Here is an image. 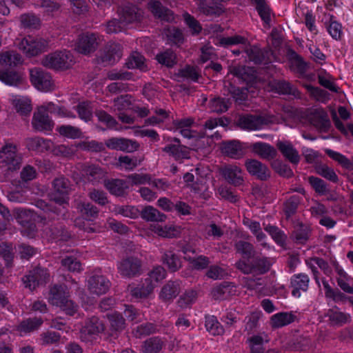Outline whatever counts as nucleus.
Listing matches in <instances>:
<instances>
[{"mask_svg":"<svg viewBox=\"0 0 353 353\" xmlns=\"http://www.w3.org/2000/svg\"><path fill=\"white\" fill-rule=\"evenodd\" d=\"M273 263L272 258L256 254L248 260H238L234 266L244 274H252L256 276L268 273Z\"/></svg>","mask_w":353,"mask_h":353,"instance_id":"nucleus-1","label":"nucleus"},{"mask_svg":"<svg viewBox=\"0 0 353 353\" xmlns=\"http://www.w3.org/2000/svg\"><path fill=\"white\" fill-rule=\"evenodd\" d=\"M74 63L72 54L68 50L56 51L46 55L41 60V64L54 70H65Z\"/></svg>","mask_w":353,"mask_h":353,"instance_id":"nucleus-2","label":"nucleus"},{"mask_svg":"<svg viewBox=\"0 0 353 353\" xmlns=\"http://www.w3.org/2000/svg\"><path fill=\"white\" fill-rule=\"evenodd\" d=\"M50 276L49 270L38 265L22 277V281L26 288L33 291L39 285H44L49 282Z\"/></svg>","mask_w":353,"mask_h":353,"instance_id":"nucleus-3","label":"nucleus"},{"mask_svg":"<svg viewBox=\"0 0 353 353\" xmlns=\"http://www.w3.org/2000/svg\"><path fill=\"white\" fill-rule=\"evenodd\" d=\"M117 270L121 276L132 279L142 274V261L137 257L128 256L117 263Z\"/></svg>","mask_w":353,"mask_h":353,"instance_id":"nucleus-4","label":"nucleus"},{"mask_svg":"<svg viewBox=\"0 0 353 353\" xmlns=\"http://www.w3.org/2000/svg\"><path fill=\"white\" fill-rule=\"evenodd\" d=\"M53 192L51 201L55 203H63L69 201V194L72 190L70 181L64 176L55 178L52 181Z\"/></svg>","mask_w":353,"mask_h":353,"instance_id":"nucleus-5","label":"nucleus"},{"mask_svg":"<svg viewBox=\"0 0 353 353\" xmlns=\"http://www.w3.org/2000/svg\"><path fill=\"white\" fill-rule=\"evenodd\" d=\"M0 159L8 167V170L16 171L21 168L22 156L18 152L17 146L14 144H6L0 150Z\"/></svg>","mask_w":353,"mask_h":353,"instance_id":"nucleus-6","label":"nucleus"},{"mask_svg":"<svg viewBox=\"0 0 353 353\" xmlns=\"http://www.w3.org/2000/svg\"><path fill=\"white\" fill-rule=\"evenodd\" d=\"M219 149L223 155L237 160L246 154L248 145L239 140H227L221 142Z\"/></svg>","mask_w":353,"mask_h":353,"instance_id":"nucleus-7","label":"nucleus"},{"mask_svg":"<svg viewBox=\"0 0 353 353\" xmlns=\"http://www.w3.org/2000/svg\"><path fill=\"white\" fill-rule=\"evenodd\" d=\"M48 42L39 37L28 36L19 43V48L28 57L37 56L46 50Z\"/></svg>","mask_w":353,"mask_h":353,"instance_id":"nucleus-8","label":"nucleus"},{"mask_svg":"<svg viewBox=\"0 0 353 353\" xmlns=\"http://www.w3.org/2000/svg\"><path fill=\"white\" fill-rule=\"evenodd\" d=\"M47 225L45 228V233L50 240L55 242H66L72 238L71 232L66 228L65 224L61 221H44Z\"/></svg>","mask_w":353,"mask_h":353,"instance_id":"nucleus-9","label":"nucleus"},{"mask_svg":"<svg viewBox=\"0 0 353 353\" xmlns=\"http://www.w3.org/2000/svg\"><path fill=\"white\" fill-rule=\"evenodd\" d=\"M104 330L105 325L99 317L92 316L85 319L84 325L80 330V339L82 341H90Z\"/></svg>","mask_w":353,"mask_h":353,"instance_id":"nucleus-10","label":"nucleus"},{"mask_svg":"<svg viewBox=\"0 0 353 353\" xmlns=\"http://www.w3.org/2000/svg\"><path fill=\"white\" fill-rule=\"evenodd\" d=\"M268 122V119L265 117L251 114H239L234 121L236 127L249 131L261 129Z\"/></svg>","mask_w":353,"mask_h":353,"instance_id":"nucleus-11","label":"nucleus"},{"mask_svg":"<svg viewBox=\"0 0 353 353\" xmlns=\"http://www.w3.org/2000/svg\"><path fill=\"white\" fill-rule=\"evenodd\" d=\"M81 176L86 181L94 183H99L106 177L107 172L99 165L85 162L79 165Z\"/></svg>","mask_w":353,"mask_h":353,"instance_id":"nucleus-12","label":"nucleus"},{"mask_svg":"<svg viewBox=\"0 0 353 353\" xmlns=\"http://www.w3.org/2000/svg\"><path fill=\"white\" fill-rule=\"evenodd\" d=\"M244 165L249 174L257 180L267 181L271 178V170L268 165L255 159H248Z\"/></svg>","mask_w":353,"mask_h":353,"instance_id":"nucleus-13","label":"nucleus"},{"mask_svg":"<svg viewBox=\"0 0 353 353\" xmlns=\"http://www.w3.org/2000/svg\"><path fill=\"white\" fill-rule=\"evenodd\" d=\"M249 61L256 65H267L272 62L274 55L270 48H260L256 46H250L245 49Z\"/></svg>","mask_w":353,"mask_h":353,"instance_id":"nucleus-14","label":"nucleus"},{"mask_svg":"<svg viewBox=\"0 0 353 353\" xmlns=\"http://www.w3.org/2000/svg\"><path fill=\"white\" fill-rule=\"evenodd\" d=\"M122 57L121 46L117 43H108L97 58V62L103 66L111 65Z\"/></svg>","mask_w":353,"mask_h":353,"instance_id":"nucleus-15","label":"nucleus"},{"mask_svg":"<svg viewBox=\"0 0 353 353\" xmlns=\"http://www.w3.org/2000/svg\"><path fill=\"white\" fill-rule=\"evenodd\" d=\"M219 172L224 179L230 185L235 187L243 184V171L234 164H226L219 168Z\"/></svg>","mask_w":353,"mask_h":353,"instance_id":"nucleus-16","label":"nucleus"},{"mask_svg":"<svg viewBox=\"0 0 353 353\" xmlns=\"http://www.w3.org/2000/svg\"><path fill=\"white\" fill-rule=\"evenodd\" d=\"M105 146L113 150L133 152L139 150L140 144L135 140L124 137H112L105 141Z\"/></svg>","mask_w":353,"mask_h":353,"instance_id":"nucleus-17","label":"nucleus"},{"mask_svg":"<svg viewBox=\"0 0 353 353\" xmlns=\"http://www.w3.org/2000/svg\"><path fill=\"white\" fill-rule=\"evenodd\" d=\"M99 37L94 33H85L79 35L76 44L75 50L83 54H88L94 52L99 46Z\"/></svg>","mask_w":353,"mask_h":353,"instance_id":"nucleus-18","label":"nucleus"},{"mask_svg":"<svg viewBox=\"0 0 353 353\" xmlns=\"http://www.w3.org/2000/svg\"><path fill=\"white\" fill-rule=\"evenodd\" d=\"M69 201L63 203H55L50 200V205L48 215L43 220L45 221H53L54 220H67L70 217L68 211Z\"/></svg>","mask_w":353,"mask_h":353,"instance_id":"nucleus-19","label":"nucleus"},{"mask_svg":"<svg viewBox=\"0 0 353 353\" xmlns=\"http://www.w3.org/2000/svg\"><path fill=\"white\" fill-rule=\"evenodd\" d=\"M110 285V281L102 274H94L88 280V290L92 294L97 295L105 294Z\"/></svg>","mask_w":353,"mask_h":353,"instance_id":"nucleus-20","label":"nucleus"},{"mask_svg":"<svg viewBox=\"0 0 353 353\" xmlns=\"http://www.w3.org/2000/svg\"><path fill=\"white\" fill-rule=\"evenodd\" d=\"M32 125L36 131L50 132L54 128V122L48 112L39 110L33 114Z\"/></svg>","mask_w":353,"mask_h":353,"instance_id":"nucleus-21","label":"nucleus"},{"mask_svg":"<svg viewBox=\"0 0 353 353\" xmlns=\"http://www.w3.org/2000/svg\"><path fill=\"white\" fill-rule=\"evenodd\" d=\"M30 79L34 87L50 88L54 85L51 74L40 68L30 70Z\"/></svg>","mask_w":353,"mask_h":353,"instance_id":"nucleus-22","label":"nucleus"},{"mask_svg":"<svg viewBox=\"0 0 353 353\" xmlns=\"http://www.w3.org/2000/svg\"><path fill=\"white\" fill-rule=\"evenodd\" d=\"M248 149L261 159L266 161H273L278 154L276 149L274 147L265 142L252 143L248 145Z\"/></svg>","mask_w":353,"mask_h":353,"instance_id":"nucleus-23","label":"nucleus"},{"mask_svg":"<svg viewBox=\"0 0 353 353\" xmlns=\"http://www.w3.org/2000/svg\"><path fill=\"white\" fill-rule=\"evenodd\" d=\"M161 261L171 273L179 271L183 265L181 256L171 249L165 250L162 252Z\"/></svg>","mask_w":353,"mask_h":353,"instance_id":"nucleus-24","label":"nucleus"},{"mask_svg":"<svg viewBox=\"0 0 353 353\" xmlns=\"http://www.w3.org/2000/svg\"><path fill=\"white\" fill-rule=\"evenodd\" d=\"M276 146L287 161L294 165H297L299 163L301 157L299 152L290 141L279 140Z\"/></svg>","mask_w":353,"mask_h":353,"instance_id":"nucleus-25","label":"nucleus"},{"mask_svg":"<svg viewBox=\"0 0 353 353\" xmlns=\"http://www.w3.org/2000/svg\"><path fill=\"white\" fill-rule=\"evenodd\" d=\"M229 72L239 79L245 82L247 85H252L256 82V71L250 67L245 65H231L229 67Z\"/></svg>","mask_w":353,"mask_h":353,"instance_id":"nucleus-26","label":"nucleus"},{"mask_svg":"<svg viewBox=\"0 0 353 353\" xmlns=\"http://www.w3.org/2000/svg\"><path fill=\"white\" fill-rule=\"evenodd\" d=\"M325 316L328 318L329 323L332 326L341 327L351 321L350 314L341 312L336 305L328 309Z\"/></svg>","mask_w":353,"mask_h":353,"instance_id":"nucleus-27","label":"nucleus"},{"mask_svg":"<svg viewBox=\"0 0 353 353\" xmlns=\"http://www.w3.org/2000/svg\"><path fill=\"white\" fill-rule=\"evenodd\" d=\"M120 19L125 24L140 22L143 17L141 9L133 5L125 6L119 12Z\"/></svg>","mask_w":353,"mask_h":353,"instance_id":"nucleus-28","label":"nucleus"},{"mask_svg":"<svg viewBox=\"0 0 353 353\" xmlns=\"http://www.w3.org/2000/svg\"><path fill=\"white\" fill-rule=\"evenodd\" d=\"M309 281V277L305 274L300 273L294 274L290 279V288H292V296L299 297L301 296V290L306 292L308 289Z\"/></svg>","mask_w":353,"mask_h":353,"instance_id":"nucleus-29","label":"nucleus"},{"mask_svg":"<svg viewBox=\"0 0 353 353\" xmlns=\"http://www.w3.org/2000/svg\"><path fill=\"white\" fill-rule=\"evenodd\" d=\"M104 186L111 194L116 196L126 195L127 190L129 188L126 181L119 179L105 180Z\"/></svg>","mask_w":353,"mask_h":353,"instance_id":"nucleus-30","label":"nucleus"},{"mask_svg":"<svg viewBox=\"0 0 353 353\" xmlns=\"http://www.w3.org/2000/svg\"><path fill=\"white\" fill-rule=\"evenodd\" d=\"M148 6L149 10L155 17L167 21L172 19V12L164 7L159 1L150 0Z\"/></svg>","mask_w":353,"mask_h":353,"instance_id":"nucleus-31","label":"nucleus"},{"mask_svg":"<svg viewBox=\"0 0 353 353\" xmlns=\"http://www.w3.org/2000/svg\"><path fill=\"white\" fill-rule=\"evenodd\" d=\"M162 150L176 161L190 158V148L182 144H168Z\"/></svg>","mask_w":353,"mask_h":353,"instance_id":"nucleus-32","label":"nucleus"},{"mask_svg":"<svg viewBox=\"0 0 353 353\" xmlns=\"http://www.w3.org/2000/svg\"><path fill=\"white\" fill-rule=\"evenodd\" d=\"M311 123L324 132L329 131L331 123L328 115L324 110H315L310 117Z\"/></svg>","mask_w":353,"mask_h":353,"instance_id":"nucleus-33","label":"nucleus"},{"mask_svg":"<svg viewBox=\"0 0 353 353\" xmlns=\"http://www.w3.org/2000/svg\"><path fill=\"white\" fill-rule=\"evenodd\" d=\"M165 346V340L159 336H152L142 343L143 353H159Z\"/></svg>","mask_w":353,"mask_h":353,"instance_id":"nucleus-34","label":"nucleus"},{"mask_svg":"<svg viewBox=\"0 0 353 353\" xmlns=\"http://www.w3.org/2000/svg\"><path fill=\"white\" fill-rule=\"evenodd\" d=\"M296 316L292 312H281L272 315L270 324L274 329L288 325L295 321Z\"/></svg>","mask_w":353,"mask_h":353,"instance_id":"nucleus-35","label":"nucleus"},{"mask_svg":"<svg viewBox=\"0 0 353 353\" xmlns=\"http://www.w3.org/2000/svg\"><path fill=\"white\" fill-rule=\"evenodd\" d=\"M234 249L236 253L242 256V259L239 260H248L257 254L254 246L251 243L243 240L236 241L234 244Z\"/></svg>","mask_w":353,"mask_h":353,"instance_id":"nucleus-36","label":"nucleus"},{"mask_svg":"<svg viewBox=\"0 0 353 353\" xmlns=\"http://www.w3.org/2000/svg\"><path fill=\"white\" fill-rule=\"evenodd\" d=\"M139 215L143 220L151 222H163L167 218L165 214L160 212L157 209L150 205L143 208Z\"/></svg>","mask_w":353,"mask_h":353,"instance_id":"nucleus-37","label":"nucleus"},{"mask_svg":"<svg viewBox=\"0 0 353 353\" xmlns=\"http://www.w3.org/2000/svg\"><path fill=\"white\" fill-rule=\"evenodd\" d=\"M323 285L326 298L332 299L335 303H345L346 301L350 303L352 296H347L338 288L333 289L326 281H323Z\"/></svg>","mask_w":353,"mask_h":353,"instance_id":"nucleus-38","label":"nucleus"},{"mask_svg":"<svg viewBox=\"0 0 353 353\" xmlns=\"http://www.w3.org/2000/svg\"><path fill=\"white\" fill-rule=\"evenodd\" d=\"M205 327L207 331L213 336H221L225 332L223 326L214 315H205Z\"/></svg>","mask_w":353,"mask_h":353,"instance_id":"nucleus-39","label":"nucleus"},{"mask_svg":"<svg viewBox=\"0 0 353 353\" xmlns=\"http://www.w3.org/2000/svg\"><path fill=\"white\" fill-rule=\"evenodd\" d=\"M51 296L50 302L57 306L63 304V302L68 299V292L65 291V286L54 285L50 291Z\"/></svg>","mask_w":353,"mask_h":353,"instance_id":"nucleus-40","label":"nucleus"},{"mask_svg":"<svg viewBox=\"0 0 353 353\" xmlns=\"http://www.w3.org/2000/svg\"><path fill=\"white\" fill-rule=\"evenodd\" d=\"M22 63L21 54L15 51H8L0 54V65L14 67Z\"/></svg>","mask_w":353,"mask_h":353,"instance_id":"nucleus-41","label":"nucleus"},{"mask_svg":"<svg viewBox=\"0 0 353 353\" xmlns=\"http://www.w3.org/2000/svg\"><path fill=\"white\" fill-rule=\"evenodd\" d=\"M43 323L41 317L28 318L21 321L18 330L21 332L30 333L37 330Z\"/></svg>","mask_w":353,"mask_h":353,"instance_id":"nucleus-42","label":"nucleus"},{"mask_svg":"<svg viewBox=\"0 0 353 353\" xmlns=\"http://www.w3.org/2000/svg\"><path fill=\"white\" fill-rule=\"evenodd\" d=\"M107 318L110 322V330L116 334L123 331L125 327V320L121 313L114 312L107 314ZM113 335V333L111 334Z\"/></svg>","mask_w":353,"mask_h":353,"instance_id":"nucleus-43","label":"nucleus"},{"mask_svg":"<svg viewBox=\"0 0 353 353\" xmlns=\"http://www.w3.org/2000/svg\"><path fill=\"white\" fill-rule=\"evenodd\" d=\"M156 60L159 63L165 65L167 68H172L177 63L176 53L172 49L169 48L158 53L156 55Z\"/></svg>","mask_w":353,"mask_h":353,"instance_id":"nucleus-44","label":"nucleus"},{"mask_svg":"<svg viewBox=\"0 0 353 353\" xmlns=\"http://www.w3.org/2000/svg\"><path fill=\"white\" fill-rule=\"evenodd\" d=\"M290 70L296 73L303 74L306 72L307 65L303 58L296 52L292 51L289 59Z\"/></svg>","mask_w":353,"mask_h":353,"instance_id":"nucleus-45","label":"nucleus"},{"mask_svg":"<svg viewBox=\"0 0 353 353\" xmlns=\"http://www.w3.org/2000/svg\"><path fill=\"white\" fill-rule=\"evenodd\" d=\"M179 292V283L177 281H170L162 288L161 297L163 301H170L175 298Z\"/></svg>","mask_w":353,"mask_h":353,"instance_id":"nucleus-46","label":"nucleus"},{"mask_svg":"<svg viewBox=\"0 0 353 353\" xmlns=\"http://www.w3.org/2000/svg\"><path fill=\"white\" fill-rule=\"evenodd\" d=\"M315 172L317 174L325 178V179L337 183L339 182V176L334 172V169L324 163L316 164L314 167Z\"/></svg>","mask_w":353,"mask_h":353,"instance_id":"nucleus-47","label":"nucleus"},{"mask_svg":"<svg viewBox=\"0 0 353 353\" xmlns=\"http://www.w3.org/2000/svg\"><path fill=\"white\" fill-rule=\"evenodd\" d=\"M178 74L179 77L194 82H198L201 78L200 71L197 67L190 65H186L184 68L179 70Z\"/></svg>","mask_w":353,"mask_h":353,"instance_id":"nucleus-48","label":"nucleus"},{"mask_svg":"<svg viewBox=\"0 0 353 353\" xmlns=\"http://www.w3.org/2000/svg\"><path fill=\"white\" fill-rule=\"evenodd\" d=\"M327 31L330 36L336 39H340L342 35V25L339 23L334 15L330 14L329 21L325 23Z\"/></svg>","mask_w":353,"mask_h":353,"instance_id":"nucleus-49","label":"nucleus"},{"mask_svg":"<svg viewBox=\"0 0 353 353\" xmlns=\"http://www.w3.org/2000/svg\"><path fill=\"white\" fill-rule=\"evenodd\" d=\"M50 141L41 137H35L28 138L26 140V145L29 150L43 152L49 148Z\"/></svg>","mask_w":353,"mask_h":353,"instance_id":"nucleus-50","label":"nucleus"},{"mask_svg":"<svg viewBox=\"0 0 353 353\" xmlns=\"http://www.w3.org/2000/svg\"><path fill=\"white\" fill-rule=\"evenodd\" d=\"M165 34L169 43L179 46L184 42L183 34L178 28H168L165 30Z\"/></svg>","mask_w":353,"mask_h":353,"instance_id":"nucleus-51","label":"nucleus"},{"mask_svg":"<svg viewBox=\"0 0 353 353\" xmlns=\"http://www.w3.org/2000/svg\"><path fill=\"white\" fill-rule=\"evenodd\" d=\"M264 230L269 233L274 241L279 245L283 246L285 243L286 235L277 226L263 223Z\"/></svg>","mask_w":353,"mask_h":353,"instance_id":"nucleus-52","label":"nucleus"},{"mask_svg":"<svg viewBox=\"0 0 353 353\" xmlns=\"http://www.w3.org/2000/svg\"><path fill=\"white\" fill-rule=\"evenodd\" d=\"M12 105L17 112L21 115H27L32 111L31 101L28 98L15 97L12 99Z\"/></svg>","mask_w":353,"mask_h":353,"instance_id":"nucleus-53","label":"nucleus"},{"mask_svg":"<svg viewBox=\"0 0 353 353\" xmlns=\"http://www.w3.org/2000/svg\"><path fill=\"white\" fill-rule=\"evenodd\" d=\"M270 165L274 171L281 176L289 179L294 175L290 167L288 164L284 163L281 160L274 159Z\"/></svg>","mask_w":353,"mask_h":353,"instance_id":"nucleus-54","label":"nucleus"},{"mask_svg":"<svg viewBox=\"0 0 353 353\" xmlns=\"http://www.w3.org/2000/svg\"><path fill=\"white\" fill-rule=\"evenodd\" d=\"M167 271L161 265H157L148 273V276L145 280H148V283L154 285V288L157 284L164 279L166 276Z\"/></svg>","mask_w":353,"mask_h":353,"instance_id":"nucleus-55","label":"nucleus"},{"mask_svg":"<svg viewBox=\"0 0 353 353\" xmlns=\"http://www.w3.org/2000/svg\"><path fill=\"white\" fill-rule=\"evenodd\" d=\"M256 4V9L262 21L268 24L271 21V9L265 0H252Z\"/></svg>","mask_w":353,"mask_h":353,"instance_id":"nucleus-56","label":"nucleus"},{"mask_svg":"<svg viewBox=\"0 0 353 353\" xmlns=\"http://www.w3.org/2000/svg\"><path fill=\"white\" fill-rule=\"evenodd\" d=\"M325 153L329 157L337 161L343 168L349 170H353V162L345 156L330 149L325 150Z\"/></svg>","mask_w":353,"mask_h":353,"instance_id":"nucleus-57","label":"nucleus"},{"mask_svg":"<svg viewBox=\"0 0 353 353\" xmlns=\"http://www.w3.org/2000/svg\"><path fill=\"white\" fill-rule=\"evenodd\" d=\"M300 198L297 195L291 196L284 203V213L287 219L296 213Z\"/></svg>","mask_w":353,"mask_h":353,"instance_id":"nucleus-58","label":"nucleus"},{"mask_svg":"<svg viewBox=\"0 0 353 353\" xmlns=\"http://www.w3.org/2000/svg\"><path fill=\"white\" fill-rule=\"evenodd\" d=\"M148 280L144 279L140 286L133 288L131 291L132 295L136 298H146L152 292L154 285L148 282Z\"/></svg>","mask_w":353,"mask_h":353,"instance_id":"nucleus-59","label":"nucleus"},{"mask_svg":"<svg viewBox=\"0 0 353 353\" xmlns=\"http://www.w3.org/2000/svg\"><path fill=\"white\" fill-rule=\"evenodd\" d=\"M309 233L310 230L308 227L302 223H299L294 227L292 236L296 243L303 244L308 240Z\"/></svg>","mask_w":353,"mask_h":353,"instance_id":"nucleus-60","label":"nucleus"},{"mask_svg":"<svg viewBox=\"0 0 353 353\" xmlns=\"http://www.w3.org/2000/svg\"><path fill=\"white\" fill-rule=\"evenodd\" d=\"M307 181L315 192L319 194L325 195L329 192L327 183L321 178L310 176Z\"/></svg>","mask_w":353,"mask_h":353,"instance_id":"nucleus-61","label":"nucleus"},{"mask_svg":"<svg viewBox=\"0 0 353 353\" xmlns=\"http://www.w3.org/2000/svg\"><path fill=\"white\" fill-rule=\"evenodd\" d=\"M0 80L8 85L18 86L21 78L15 71H3L0 70Z\"/></svg>","mask_w":353,"mask_h":353,"instance_id":"nucleus-62","label":"nucleus"},{"mask_svg":"<svg viewBox=\"0 0 353 353\" xmlns=\"http://www.w3.org/2000/svg\"><path fill=\"white\" fill-rule=\"evenodd\" d=\"M157 331V325L152 323H145L137 325L133 330L137 338L148 336Z\"/></svg>","mask_w":353,"mask_h":353,"instance_id":"nucleus-63","label":"nucleus"},{"mask_svg":"<svg viewBox=\"0 0 353 353\" xmlns=\"http://www.w3.org/2000/svg\"><path fill=\"white\" fill-rule=\"evenodd\" d=\"M125 65L128 68H139L140 70H145L146 68L144 57L137 52H134L130 56Z\"/></svg>","mask_w":353,"mask_h":353,"instance_id":"nucleus-64","label":"nucleus"}]
</instances>
